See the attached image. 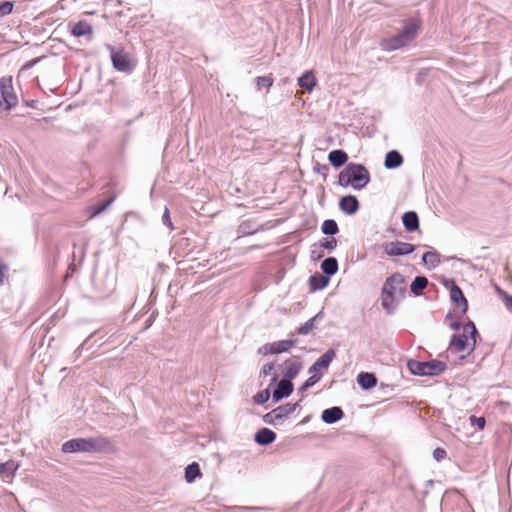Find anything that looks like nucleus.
<instances>
[{"label":"nucleus","instance_id":"nucleus-7","mask_svg":"<svg viewBox=\"0 0 512 512\" xmlns=\"http://www.w3.org/2000/svg\"><path fill=\"white\" fill-rule=\"evenodd\" d=\"M272 387H274L272 391L273 403H279L283 399L288 398L294 391L293 382L287 381L282 378L279 380V375L277 373H274L270 380L269 388Z\"/></svg>","mask_w":512,"mask_h":512},{"label":"nucleus","instance_id":"nucleus-28","mask_svg":"<svg viewBox=\"0 0 512 512\" xmlns=\"http://www.w3.org/2000/svg\"><path fill=\"white\" fill-rule=\"evenodd\" d=\"M462 328H463V333H466L467 335L470 336V339H471L470 352H473L477 345V338L480 337L479 331H478L475 323L470 319H468V321L465 324H463Z\"/></svg>","mask_w":512,"mask_h":512},{"label":"nucleus","instance_id":"nucleus-55","mask_svg":"<svg viewBox=\"0 0 512 512\" xmlns=\"http://www.w3.org/2000/svg\"><path fill=\"white\" fill-rule=\"evenodd\" d=\"M433 484H434V481H433V480H431V479H430V480H427V481L425 482V485H426V487H427V488H429V487L433 486Z\"/></svg>","mask_w":512,"mask_h":512},{"label":"nucleus","instance_id":"nucleus-43","mask_svg":"<svg viewBox=\"0 0 512 512\" xmlns=\"http://www.w3.org/2000/svg\"><path fill=\"white\" fill-rule=\"evenodd\" d=\"M497 291L503 297V301L507 310L512 312V295L508 294L500 288H497Z\"/></svg>","mask_w":512,"mask_h":512},{"label":"nucleus","instance_id":"nucleus-53","mask_svg":"<svg viewBox=\"0 0 512 512\" xmlns=\"http://www.w3.org/2000/svg\"><path fill=\"white\" fill-rule=\"evenodd\" d=\"M248 225L243 222L240 226H239V232L242 233L243 235H246V234H253L254 231H249L248 229Z\"/></svg>","mask_w":512,"mask_h":512},{"label":"nucleus","instance_id":"nucleus-12","mask_svg":"<svg viewBox=\"0 0 512 512\" xmlns=\"http://www.w3.org/2000/svg\"><path fill=\"white\" fill-rule=\"evenodd\" d=\"M339 209L346 215H354L360 209V202L355 195L348 194L340 198Z\"/></svg>","mask_w":512,"mask_h":512},{"label":"nucleus","instance_id":"nucleus-3","mask_svg":"<svg viewBox=\"0 0 512 512\" xmlns=\"http://www.w3.org/2000/svg\"><path fill=\"white\" fill-rule=\"evenodd\" d=\"M112 441L104 436L73 438L62 444L63 453H108L113 450Z\"/></svg>","mask_w":512,"mask_h":512},{"label":"nucleus","instance_id":"nucleus-49","mask_svg":"<svg viewBox=\"0 0 512 512\" xmlns=\"http://www.w3.org/2000/svg\"><path fill=\"white\" fill-rule=\"evenodd\" d=\"M8 270V265L0 260V286L4 283V279Z\"/></svg>","mask_w":512,"mask_h":512},{"label":"nucleus","instance_id":"nucleus-52","mask_svg":"<svg viewBox=\"0 0 512 512\" xmlns=\"http://www.w3.org/2000/svg\"><path fill=\"white\" fill-rule=\"evenodd\" d=\"M449 326L452 330L458 331L463 327V324L460 320H455V321H451Z\"/></svg>","mask_w":512,"mask_h":512},{"label":"nucleus","instance_id":"nucleus-30","mask_svg":"<svg viewBox=\"0 0 512 512\" xmlns=\"http://www.w3.org/2000/svg\"><path fill=\"white\" fill-rule=\"evenodd\" d=\"M201 476V468L197 462H192L185 467L184 477L187 483H193Z\"/></svg>","mask_w":512,"mask_h":512},{"label":"nucleus","instance_id":"nucleus-2","mask_svg":"<svg viewBox=\"0 0 512 512\" xmlns=\"http://www.w3.org/2000/svg\"><path fill=\"white\" fill-rule=\"evenodd\" d=\"M405 277L400 272H395L386 278L381 288V306L388 315L394 314L396 305L394 302H399L405 298L406 287Z\"/></svg>","mask_w":512,"mask_h":512},{"label":"nucleus","instance_id":"nucleus-29","mask_svg":"<svg viewBox=\"0 0 512 512\" xmlns=\"http://www.w3.org/2000/svg\"><path fill=\"white\" fill-rule=\"evenodd\" d=\"M96 289L102 293L104 296L110 295L115 289V279L109 273L105 274L104 283L99 284L97 281L95 282Z\"/></svg>","mask_w":512,"mask_h":512},{"label":"nucleus","instance_id":"nucleus-46","mask_svg":"<svg viewBox=\"0 0 512 512\" xmlns=\"http://www.w3.org/2000/svg\"><path fill=\"white\" fill-rule=\"evenodd\" d=\"M112 201H113V198H111L110 200H107L104 203L94 206L92 215L97 216L100 213H102L112 203Z\"/></svg>","mask_w":512,"mask_h":512},{"label":"nucleus","instance_id":"nucleus-20","mask_svg":"<svg viewBox=\"0 0 512 512\" xmlns=\"http://www.w3.org/2000/svg\"><path fill=\"white\" fill-rule=\"evenodd\" d=\"M357 384L364 391H369L377 385V377L372 372H360L357 375Z\"/></svg>","mask_w":512,"mask_h":512},{"label":"nucleus","instance_id":"nucleus-38","mask_svg":"<svg viewBox=\"0 0 512 512\" xmlns=\"http://www.w3.org/2000/svg\"><path fill=\"white\" fill-rule=\"evenodd\" d=\"M15 6V1L4 0L0 1V18L12 13Z\"/></svg>","mask_w":512,"mask_h":512},{"label":"nucleus","instance_id":"nucleus-34","mask_svg":"<svg viewBox=\"0 0 512 512\" xmlns=\"http://www.w3.org/2000/svg\"><path fill=\"white\" fill-rule=\"evenodd\" d=\"M271 388L269 386L266 389L258 391L253 397L252 401L257 405H264L270 397L272 398V393L270 391Z\"/></svg>","mask_w":512,"mask_h":512},{"label":"nucleus","instance_id":"nucleus-6","mask_svg":"<svg viewBox=\"0 0 512 512\" xmlns=\"http://www.w3.org/2000/svg\"><path fill=\"white\" fill-rule=\"evenodd\" d=\"M105 48L110 53V60L113 68L122 73L131 74L136 64L129 58L122 48L116 49L111 44H105Z\"/></svg>","mask_w":512,"mask_h":512},{"label":"nucleus","instance_id":"nucleus-56","mask_svg":"<svg viewBox=\"0 0 512 512\" xmlns=\"http://www.w3.org/2000/svg\"><path fill=\"white\" fill-rule=\"evenodd\" d=\"M453 318V314L452 312H448L445 316V319L448 320V319H452Z\"/></svg>","mask_w":512,"mask_h":512},{"label":"nucleus","instance_id":"nucleus-60","mask_svg":"<svg viewBox=\"0 0 512 512\" xmlns=\"http://www.w3.org/2000/svg\"><path fill=\"white\" fill-rule=\"evenodd\" d=\"M427 494H428V490H425V491H424V493H423V495L425 496V495H427Z\"/></svg>","mask_w":512,"mask_h":512},{"label":"nucleus","instance_id":"nucleus-48","mask_svg":"<svg viewBox=\"0 0 512 512\" xmlns=\"http://www.w3.org/2000/svg\"><path fill=\"white\" fill-rule=\"evenodd\" d=\"M447 456V452L444 448L437 447L433 451V457L436 461H441Z\"/></svg>","mask_w":512,"mask_h":512},{"label":"nucleus","instance_id":"nucleus-25","mask_svg":"<svg viewBox=\"0 0 512 512\" xmlns=\"http://www.w3.org/2000/svg\"><path fill=\"white\" fill-rule=\"evenodd\" d=\"M317 84L316 77L311 70H307L298 78V85L308 93H311Z\"/></svg>","mask_w":512,"mask_h":512},{"label":"nucleus","instance_id":"nucleus-8","mask_svg":"<svg viewBox=\"0 0 512 512\" xmlns=\"http://www.w3.org/2000/svg\"><path fill=\"white\" fill-rule=\"evenodd\" d=\"M17 101L12 85V77L0 78V110H11L16 106Z\"/></svg>","mask_w":512,"mask_h":512},{"label":"nucleus","instance_id":"nucleus-15","mask_svg":"<svg viewBox=\"0 0 512 512\" xmlns=\"http://www.w3.org/2000/svg\"><path fill=\"white\" fill-rule=\"evenodd\" d=\"M344 416V411L340 406H333L322 411L321 420L325 424L332 425L342 420Z\"/></svg>","mask_w":512,"mask_h":512},{"label":"nucleus","instance_id":"nucleus-1","mask_svg":"<svg viewBox=\"0 0 512 512\" xmlns=\"http://www.w3.org/2000/svg\"><path fill=\"white\" fill-rule=\"evenodd\" d=\"M421 27L422 20L419 16L406 19L402 29L398 33L381 39L379 44L380 48L385 52H393L408 46L417 38Z\"/></svg>","mask_w":512,"mask_h":512},{"label":"nucleus","instance_id":"nucleus-13","mask_svg":"<svg viewBox=\"0 0 512 512\" xmlns=\"http://www.w3.org/2000/svg\"><path fill=\"white\" fill-rule=\"evenodd\" d=\"M286 368L283 372L282 379L292 382L303 368L300 356H293L290 361H286Z\"/></svg>","mask_w":512,"mask_h":512},{"label":"nucleus","instance_id":"nucleus-47","mask_svg":"<svg viewBox=\"0 0 512 512\" xmlns=\"http://www.w3.org/2000/svg\"><path fill=\"white\" fill-rule=\"evenodd\" d=\"M275 368V365L273 362H270V363H266L261 371H260V377H267L268 375H270L272 373V371L274 370Z\"/></svg>","mask_w":512,"mask_h":512},{"label":"nucleus","instance_id":"nucleus-19","mask_svg":"<svg viewBox=\"0 0 512 512\" xmlns=\"http://www.w3.org/2000/svg\"><path fill=\"white\" fill-rule=\"evenodd\" d=\"M330 283V279L322 273L315 272L309 277L308 284L311 292L321 291Z\"/></svg>","mask_w":512,"mask_h":512},{"label":"nucleus","instance_id":"nucleus-27","mask_svg":"<svg viewBox=\"0 0 512 512\" xmlns=\"http://www.w3.org/2000/svg\"><path fill=\"white\" fill-rule=\"evenodd\" d=\"M429 281L426 276L424 275H418L416 276L412 283L410 284V292L415 296H421L423 294V291L428 286Z\"/></svg>","mask_w":512,"mask_h":512},{"label":"nucleus","instance_id":"nucleus-26","mask_svg":"<svg viewBox=\"0 0 512 512\" xmlns=\"http://www.w3.org/2000/svg\"><path fill=\"white\" fill-rule=\"evenodd\" d=\"M71 35L80 38L83 36H90L93 33V27L86 21H78L73 25L70 31Z\"/></svg>","mask_w":512,"mask_h":512},{"label":"nucleus","instance_id":"nucleus-10","mask_svg":"<svg viewBox=\"0 0 512 512\" xmlns=\"http://www.w3.org/2000/svg\"><path fill=\"white\" fill-rule=\"evenodd\" d=\"M471 347V339L470 336L466 333L457 334L454 333L451 335L448 345V352H451L453 354L462 353L467 351L468 355H470L472 352H470Z\"/></svg>","mask_w":512,"mask_h":512},{"label":"nucleus","instance_id":"nucleus-5","mask_svg":"<svg viewBox=\"0 0 512 512\" xmlns=\"http://www.w3.org/2000/svg\"><path fill=\"white\" fill-rule=\"evenodd\" d=\"M407 368L413 375L434 377L441 375L447 369V364L438 359L429 361L409 359L407 361Z\"/></svg>","mask_w":512,"mask_h":512},{"label":"nucleus","instance_id":"nucleus-23","mask_svg":"<svg viewBox=\"0 0 512 512\" xmlns=\"http://www.w3.org/2000/svg\"><path fill=\"white\" fill-rule=\"evenodd\" d=\"M322 274L331 279L332 276H334L338 270H339V264L337 258L333 256H329L325 258L320 265Z\"/></svg>","mask_w":512,"mask_h":512},{"label":"nucleus","instance_id":"nucleus-44","mask_svg":"<svg viewBox=\"0 0 512 512\" xmlns=\"http://www.w3.org/2000/svg\"><path fill=\"white\" fill-rule=\"evenodd\" d=\"M161 221H162V224L164 226L168 227L170 230L174 229V226H173V223H172L171 217H170V211H169L168 207H166V206H165Z\"/></svg>","mask_w":512,"mask_h":512},{"label":"nucleus","instance_id":"nucleus-24","mask_svg":"<svg viewBox=\"0 0 512 512\" xmlns=\"http://www.w3.org/2000/svg\"><path fill=\"white\" fill-rule=\"evenodd\" d=\"M297 343H298L297 338H290V339H284V340L271 342L269 347L272 348V354H280V353L288 352Z\"/></svg>","mask_w":512,"mask_h":512},{"label":"nucleus","instance_id":"nucleus-16","mask_svg":"<svg viewBox=\"0 0 512 512\" xmlns=\"http://www.w3.org/2000/svg\"><path fill=\"white\" fill-rule=\"evenodd\" d=\"M277 438L276 433L270 428L263 427L254 434V441L257 445L266 447L272 444Z\"/></svg>","mask_w":512,"mask_h":512},{"label":"nucleus","instance_id":"nucleus-9","mask_svg":"<svg viewBox=\"0 0 512 512\" xmlns=\"http://www.w3.org/2000/svg\"><path fill=\"white\" fill-rule=\"evenodd\" d=\"M384 252L389 257L407 256L413 253L416 246L411 243L402 242L399 240L391 241L383 245Z\"/></svg>","mask_w":512,"mask_h":512},{"label":"nucleus","instance_id":"nucleus-35","mask_svg":"<svg viewBox=\"0 0 512 512\" xmlns=\"http://www.w3.org/2000/svg\"><path fill=\"white\" fill-rule=\"evenodd\" d=\"M322 376H323L322 373L313 374V375L310 374V377L308 379H306L302 383V385L298 388V392L304 393L306 390H308L309 388L313 387L316 383H318L321 380Z\"/></svg>","mask_w":512,"mask_h":512},{"label":"nucleus","instance_id":"nucleus-41","mask_svg":"<svg viewBox=\"0 0 512 512\" xmlns=\"http://www.w3.org/2000/svg\"><path fill=\"white\" fill-rule=\"evenodd\" d=\"M276 413L274 412V410L272 409L270 412L264 414L262 416V421L265 423V424H268V425H272V426H279L280 423L278 422L277 420V417H276Z\"/></svg>","mask_w":512,"mask_h":512},{"label":"nucleus","instance_id":"nucleus-4","mask_svg":"<svg viewBox=\"0 0 512 512\" xmlns=\"http://www.w3.org/2000/svg\"><path fill=\"white\" fill-rule=\"evenodd\" d=\"M371 182V174L361 163L349 162L338 174L337 184L343 188L352 187L360 191Z\"/></svg>","mask_w":512,"mask_h":512},{"label":"nucleus","instance_id":"nucleus-11","mask_svg":"<svg viewBox=\"0 0 512 512\" xmlns=\"http://www.w3.org/2000/svg\"><path fill=\"white\" fill-rule=\"evenodd\" d=\"M335 357L336 351L333 348L328 349L309 367L308 373L311 375L321 373L320 370L327 369Z\"/></svg>","mask_w":512,"mask_h":512},{"label":"nucleus","instance_id":"nucleus-31","mask_svg":"<svg viewBox=\"0 0 512 512\" xmlns=\"http://www.w3.org/2000/svg\"><path fill=\"white\" fill-rule=\"evenodd\" d=\"M422 263L431 268H436L441 263V255L436 250L425 252L422 255Z\"/></svg>","mask_w":512,"mask_h":512},{"label":"nucleus","instance_id":"nucleus-18","mask_svg":"<svg viewBox=\"0 0 512 512\" xmlns=\"http://www.w3.org/2000/svg\"><path fill=\"white\" fill-rule=\"evenodd\" d=\"M404 163V158L398 150H390L386 153L384 159V167L388 170H394L401 167Z\"/></svg>","mask_w":512,"mask_h":512},{"label":"nucleus","instance_id":"nucleus-39","mask_svg":"<svg viewBox=\"0 0 512 512\" xmlns=\"http://www.w3.org/2000/svg\"><path fill=\"white\" fill-rule=\"evenodd\" d=\"M256 85L260 90L262 88H270L273 85V77L271 75H264L256 77Z\"/></svg>","mask_w":512,"mask_h":512},{"label":"nucleus","instance_id":"nucleus-14","mask_svg":"<svg viewBox=\"0 0 512 512\" xmlns=\"http://www.w3.org/2000/svg\"><path fill=\"white\" fill-rule=\"evenodd\" d=\"M450 300L452 304L460 309L461 316L465 315L468 311V300L465 297L462 289L457 286L452 289L450 292Z\"/></svg>","mask_w":512,"mask_h":512},{"label":"nucleus","instance_id":"nucleus-59","mask_svg":"<svg viewBox=\"0 0 512 512\" xmlns=\"http://www.w3.org/2000/svg\"><path fill=\"white\" fill-rule=\"evenodd\" d=\"M81 349H82V346H80V347H77V350H76V352H79V353H80V350H81Z\"/></svg>","mask_w":512,"mask_h":512},{"label":"nucleus","instance_id":"nucleus-21","mask_svg":"<svg viewBox=\"0 0 512 512\" xmlns=\"http://www.w3.org/2000/svg\"><path fill=\"white\" fill-rule=\"evenodd\" d=\"M402 224L408 233L415 232L419 229V216L415 211H407L402 215Z\"/></svg>","mask_w":512,"mask_h":512},{"label":"nucleus","instance_id":"nucleus-42","mask_svg":"<svg viewBox=\"0 0 512 512\" xmlns=\"http://www.w3.org/2000/svg\"><path fill=\"white\" fill-rule=\"evenodd\" d=\"M469 421L471 426L477 428L478 430H483L486 426V419L482 416L471 415L469 417Z\"/></svg>","mask_w":512,"mask_h":512},{"label":"nucleus","instance_id":"nucleus-58","mask_svg":"<svg viewBox=\"0 0 512 512\" xmlns=\"http://www.w3.org/2000/svg\"><path fill=\"white\" fill-rule=\"evenodd\" d=\"M241 509H245V510H255L257 509L256 507H248V506H244V507H241Z\"/></svg>","mask_w":512,"mask_h":512},{"label":"nucleus","instance_id":"nucleus-33","mask_svg":"<svg viewBox=\"0 0 512 512\" xmlns=\"http://www.w3.org/2000/svg\"><path fill=\"white\" fill-rule=\"evenodd\" d=\"M321 232L326 236H335L339 233V226L334 219H326L321 225Z\"/></svg>","mask_w":512,"mask_h":512},{"label":"nucleus","instance_id":"nucleus-22","mask_svg":"<svg viewBox=\"0 0 512 512\" xmlns=\"http://www.w3.org/2000/svg\"><path fill=\"white\" fill-rule=\"evenodd\" d=\"M324 318V312L323 310L319 311L315 316L310 318L308 321H306L304 324L300 325L295 333L298 335H307L309 334L313 329L317 327V324Z\"/></svg>","mask_w":512,"mask_h":512},{"label":"nucleus","instance_id":"nucleus-17","mask_svg":"<svg viewBox=\"0 0 512 512\" xmlns=\"http://www.w3.org/2000/svg\"><path fill=\"white\" fill-rule=\"evenodd\" d=\"M348 160V154L342 149H334L328 154V161L330 165L335 169L345 167L346 164L349 163Z\"/></svg>","mask_w":512,"mask_h":512},{"label":"nucleus","instance_id":"nucleus-40","mask_svg":"<svg viewBox=\"0 0 512 512\" xmlns=\"http://www.w3.org/2000/svg\"><path fill=\"white\" fill-rule=\"evenodd\" d=\"M313 172L320 174L323 177L324 181H326L328 177L329 167L326 164L315 162L313 165Z\"/></svg>","mask_w":512,"mask_h":512},{"label":"nucleus","instance_id":"nucleus-54","mask_svg":"<svg viewBox=\"0 0 512 512\" xmlns=\"http://www.w3.org/2000/svg\"><path fill=\"white\" fill-rule=\"evenodd\" d=\"M24 103L27 107L35 109L37 107L38 101L37 100H25Z\"/></svg>","mask_w":512,"mask_h":512},{"label":"nucleus","instance_id":"nucleus-45","mask_svg":"<svg viewBox=\"0 0 512 512\" xmlns=\"http://www.w3.org/2000/svg\"><path fill=\"white\" fill-rule=\"evenodd\" d=\"M440 283L447 289L449 290V292L456 288L458 286V284L456 283V281L453 279V278H447V277H442Z\"/></svg>","mask_w":512,"mask_h":512},{"label":"nucleus","instance_id":"nucleus-50","mask_svg":"<svg viewBox=\"0 0 512 512\" xmlns=\"http://www.w3.org/2000/svg\"><path fill=\"white\" fill-rule=\"evenodd\" d=\"M286 404V407L288 408L290 414L292 415L295 411H300L301 410V405L299 402H296V403H285Z\"/></svg>","mask_w":512,"mask_h":512},{"label":"nucleus","instance_id":"nucleus-37","mask_svg":"<svg viewBox=\"0 0 512 512\" xmlns=\"http://www.w3.org/2000/svg\"><path fill=\"white\" fill-rule=\"evenodd\" d=\"M319 246L329 252L337 247V239L334 236H327L319 241Z\"/></svg>","mask_w":512,"mask_h":512},{"label":"nucleus","instance_id":"nucleus-51","mask_svg":"<svg viewBox=\"0 0 512 512\" xmlns=\"http://www.w3.org/2000/svg\"><path fill=\"white\" fill-rule=\"evenodd\" d=\"M270 343H266L258 349V354L267 355L272 354V348L269 347Z\"/></svg>","mask_w":512,"mask_h":512},{"label":"nucleus","instance_id":"nucleus-57","mask_svg":"<svg viewBox=\"0 0 512 512\" xmlns=\"http://www.w3.org/2000/svg\"><path fill=\"white\" fill-rule=\"evenodd\" d=\"M310 420V416H307L305 417L302 421H301V424H306L308 423V421Z\"/></svg>","mask_w":512,"mask_h":512},{"label":"nucleus","instance_id":"nucleus-32","mask_svg":"<svg viewBox=\"0 0 512 512\" xmlns=\"http://www.w3.org/2000/svg\"><path fill=\"white\" fill-rule=\"evenodd\" d=\"M18 468L19 465L14 461L1 462L0 475L3 479H12L15 476Z\"/></svg>","mask_w":512,"mask_h":512},{"label":"nucleus","instance_id":"nucleus-36","mask_svg":"<svg viewBox=\"0 0 512 512\" xmlns=\"http://www.w3.org/2000/svg\"><path fill=\"white\" fill-rule=\"evenodd\" d=\"M273 410L277 414L276 417L280 425H282L286 420H288L291 417V414L288 408L286 407V404L279 405Z\"/></svg>","mask_w":512,"mask_h":512}]
</instances>
